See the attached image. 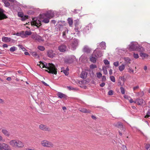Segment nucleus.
<instances>
[{
	"label": "nucleus",
	"mask_w": 150,
	"mask_h": 150,
	"mask_svg": "<svg viewBox=\"0 0 150 150\" xmlns=\"http://www.w3.org/2000/svg\"><path fill=\"white\" fill-rule=\"evenodd\" d=\"M40 67L41 68L45 67L47 68L46 71H47L49 73H51L56 74H57V69L55 66L52 64L48 63L45 64L42 62H41L39 64H38Z\"/></svg>",
	"instance_id": "1"
},
{
	"label": "nucleus",
	"mask_w": 150,
	"mask_h": 150,
	"mask_svg": "<svg viewBox=\"0 0 150 150\" xmlns=\"http://www.w3.org/2000/svg\"><path fill=\"white\" fill-rule=\"evenodd\" d=\"M9 143L10 146L14 147L22 148L24 146L23 142L18 139L11 140L9 141Z\"/></svg>",
	"instance_id": "2"
},
{
	"label": "nucleus",
	"mask_w": 150,
	"mask_h": 150,
	"mask_svg": "<svg viewBox=\"0 0 150 150\" xmlns=\"http://www.w3.org/2000/svg\"><path fill=\"white\" fill-rule=\"evenodd\" d=\"M138 43L136 42H132L129 45V49L132 51L137 50V51H142L144 50L143 48L139 46Z\"/></svg>",
	"instance_id": "3"
},
{
	"label": "nucleus",
	"mask_w": 150,
	"mask_h": 150,
	"mask_svg": "<svg viewBox=\"0 0 150 150\" xmlns=\"http://www.w3.org/2000/svg\"><path fill=\"white\" fill-rule=\"evenodd\" d=\"M41 19L40 17L39 18L34 17L32 18V21L31 22V23L32 25H35L38 28L41 25Z\"/></svg>",
	"instance_id": "4"
},
{
	"label": "nucleus",
	"mask_w": 150,
	"mask_h": 150,
	"mask_svg": "<svg viewBox=\"0 0 150 150\" xmlns=\"http://www.w3.org/2000/svg\"><path fill=\"white\" fill-rule=\"evenodd\" d=\"M42 145L45 147L54 148V145L53 143L46 140H43L41 142Z\"/></svg>",
	"instance_id": "5"
},
{
	"label": "nucleus",
	"mask_w": 150,
	"mask_h": 150,
	"mask_svg": "<svg viewBox=\"0 0 150 150\" xmlns=\"http://www.w3.org/2000/svg\"><path fill=\"white\" fill-rule=\"evenodd\" d=\"M78 45V41L77 40L74 39L72 40L71 45V49L74 50L76 49Z\"/></svg>",
	"instance_id": "6"
},
{
	"label": "nucleus",
	"mask_w": 150,
	"mask_h": 150,
	"mask_svg": "<svg viewBox=\"0 0 150 150\" xmlns=\"http://www.w3.org/2000/svg\"><path fill=\"white\" fill-rule=\"evenodd\" d=\"M40 18L41 19H43V20H41V21L45 23H48L49 22L50 19V18L49 17H47L46 16V14H43L40 15Z\"/></svg>",
	"instance_id": "7"
},
{
	"label": "nucleus",
	"mask_w": 150,
	"mask_h": 150,
	"mask_svg": "<svg viewBox=\"0 0 150 150\" xmlns=\"http://www.w3.org/2000/svg\"><path fill=\"white\" fill-rule=\"evenodd\" d=\"M56 13V11H48L46 14V16L51 18L55 16L54 15Z\"/></svg>",
	"instance_id": "8"
},
{
	"label": "nucleus",
	"mask_w": 150,
	"mask_h": 150,
	"mask_svg": "<svg viewBox=\"0 0 150 150\" xmlns=\"http://www.w3.org/2000/svg\"><path fill=\"white\" fill-rule=\"evenodd\" d=\"M97 53L96 50H94L91 56L90 57V60L93 63H95L96 60V58H97L96 56V53Z\"/></svg>",
	"instance_id": "9"
},
{
	"label": "nucleus",
	"mask_w": 150,
	"mask_h": 150,
	"mask_svg": "<svg viewBox=\"0 0 150 150\" xmlns=\"http://www.w3.org/2000/svg\"><path fill=\"white\" fill-rule=\"evenodd\" d=\"M58 49L62 52H64L67 50V46L64 44H62L58 47Z\"/></svg>",
	"instance_id": "10"
},
{
	"label": "nucleus",
	"mask_w": 150,
	"mask_h": 150,
	"mask_svg": "<svg viewBox=\"0 0 150 150\" xmlns=\"http://www.w3.org/2000/svg\"><path fill=\"white\" fill-rule=\"evenodd\" d=\"M9 147V146L6 144H0V150H8Z\"/></svg>",
	"instance_id": "11"
},
{
	"label": "nucleus",
	"mask_w": 150,
	"mask_h": 150,
	"mask_svg": "<svg viewBox=\"0 0 150 150\" xmlns=\"http://www.w3.org/2000/svg\"><path fill=\"white\" fill-rule=\"evenodd\" d=\"M33 38L34 40L40 42H43L44 41V39L41 36L38 35L33 36Z\"/></svg>",
	"instance_id": "12"
},
{
	"label": "nucleus",
	"mask_w": 150,
	"mask_h": 150,
	"mask_svg": "<svg viewBox=\"0 0 150 150\" xmlns=\"http://www.w3.org/2000/svg\"><path fill=\"white\" fill-rule=\"evenodd\" d=\"M74 29L76 32L79 31L81 28V26L80 25L78 21H76L74 23Z\"/></svg>",
	"instance_id": "13"
},
{
	"label": "nucleus",
	"mask_w": 150,
	"mask_h": 150,
	"mask_svg": "<svg viewBox=\"0 0 150 150\" xmlns=\"http://www.w3.org/2000/svg\"><path fill=\"white\" fill-rule=\"evenodd\" d=\"M39 128L42 130L47 131H50V128L44 125L41 124L39 126Z\"/></svg>",
	"instance_id": "14"
},
{
	"label": "nucleus",
	"mask_w": 150,
	"mask_h": 150,
	"mask_svg": "<svg viewBox=\"0 0 150 150\" xmlns=\"http://www.w3.org/2000/svg\"><path fill=\"white\" fill-rule=\"evenodd\" d=\"M1 132L5 136L8 137L10 135V133L6 129H3L1 130Z\"/></svg>",
	"instance_id": "15"
},
{
	"label": "nucleus",
	"mask_w": 150,
	"mask_h": 150,
	"mask_svg": "<svg viewBox=\"0 0 150 150\" xmlns=\"http://www.w3.org/2000/svg\"><path fill=\"white\" fill-rule=\"evenodd\" d=\"M48 56L50 58H53L55 54L52 50H48L47 52Z\"/></svg>",
	"instance_id": "16"
},
{
	"label": "nucleus",
	"mask_w": 150,
	"mask_h": 150,
	"mask_svg": "<svg viewBox=\"0 0 150 150\" xmlns=\"http://www.w3.org/2000/svg\"><path fill=\"white\" fill-rule=\"evenodd\" d=\"M13 35L18 36H20L22 38H25V35L24 34V31H23L19 32L17 33H14Z\"/></svg>",
	"instance_id": "17"
},
{
	"label": "nucleus",
	"mask_w": 150,
	"mask_h": 150,
	"mask_svg": "<svg viewBox=\"0 0 150 150\" xmlns=\"http://www.w3.org/2000/svg\"><path fill=\"white\" fill-rule=\"evenodd\" d=\"M114 125L121 130L123 129V126L122 123L118 122L114 124Z\"/></svg>",
	"instance_id": "18"
},
{
	"label": "nucleus",
	"mask_w": 150,
	"mask_h": 150,
	"mask_svg": "<svg viewBox=\"0 0 150 150\" xmlns=\"http://www.w3.org/2000/svg\"><path fill=\"white\" fill-rule=\"evenodd\" d=\"M3 10L0 9V19H2L7 18L6 15L3 13Z\"/></svg>",
	"instance_id": "19"
},
{
	"label": "nucleus",
	"mask_w": 150,
	"mask_h": 150,
	"mask_svg": "<svg viewBox=\"0 0 150 150\" xmlns=\"http://www.w3.org/2000/svg\"><path fill=\"white\" fill-rule=\"evenodd\" d=\"M87 73L83 71L81 74V77L82 79H85L87 77Z\"/></svg>",
	"instance_id": "20"
},
{
	"label": "nucleus",
	"mask_w": 150,
	"mask_h": 150,
	"mask_svg": "<svg viewBox=\"0 0 150 150\" xmlns=\"http://www.w3.org/2000/svg\"><path fill=\"white\" fill-rule=\"evenodd\" d=\"M57 96L60 98H67V96L65 95L60 92L58 93Z\"/></svg>",
	"instance_id": "21"
},
{
	"label": "nucleus",
	"mask_w": 150,
	"mask_h": 150,
	"mask_svg": "<svg viewBox=\"0 0 150 150\" xmlns=\"http://www.w3.org/2000/svg\"><path fill=\"white\" fill-rule=\"evenodd\" d=\"M11 39L10 38L7 37H3L2 41L5 42H8L11 41Z\"/></svg>",
	"instance_id": "22"
},
{
	"label": "nucleus",
	"mask_w": 150,
	"mask_h": 150,
	"mask_svg": "<svg viewBox=\"0 0 150 150\" xmlns=\"http://www.w3.org/2000/svg\"><path fill=\"white\" fill-rule=\"evenodd\" d=\"M79 110L81 112L84 113H90V111L88 110H87L86 109L81 108L79 109Z\"/></svg>",
	"instance_id": "23"
},
{
	"label": "nucleus",
	"mask_w": 150,
	"mask_h": 150,
	"mask_svg": "<svg viewBox=\"0 0 150 150\" xmlns=\"http://www.w3.org/2000/svg\"><path fill=\"white\" fill-rule=\"evenodd\" d=\"M83 50L84 52L88 53L90 52L91 49L88 46H85L84 47Z\"/></svg>",
	"instance_id": "24"
},
{
	"label": "nucleus",
	"mask_w": 150,
	"mask_h": 150,
	"mask_svg": "<svg viewBox=\"0 0 150 150\" xmlns=\"http://www.w3.org/2000/svg\"><path fill=\"white\" fill-rule=\"evenodd\" d=\"M124 59L126 64L130 63L131 60L128 57H125L124 58Z\"/></svg>",
	"instance_id": "25"
},
{
	"label": "nucleus",
	"mask_w": 150,
	"mask_h": 150,
	"mask_svg": "<svg viewBox=\"0 0 150 150\" xmlns=\"http://www.w3.org/2000/svg\"><path fill=\"white\" fill-rule=\"evenodd\" d=\"M96 50L97 51V53H96L95 54L97 57H100L103 55L101 52L99 51H98L97 50Z\"/></svg>",
	"instance_id": "26"
},
{
	"label": "nucleus",
	"mask_w": 150,
	"mask_h": 150,
	"mask_svg": "<svg viewBox=\"0 0 150 150\" xmlns=\"http://www.w3.org/2000/svg\"><path fill=\"white\" fill-rule=\"evenodd\" d=\"M100 47L103 49L105 50L106 47V43L105 42H102L100 43Z\"/></svg>",
	"instance_id": "27"
},
{
	"label": "nucleus",
	"mask_w": 150,
	"mask_h": 150,
	"mask_svg": "<svg viewBox=\"0 0 150 150\" xmlns=\"http://www.w3.org/2000/svg\"><path fill=\"white\" fill-rule=\"evenodd\" d=\"M142 102L141 99H137L134 101V103H137L138 105H141L142 104Z\"/></svg>",
	"instance_id": "28"
},
{
	"label": "nucleus",
	"mask_w": 150,
	"mask_h": 150,
	"mask_svg": "<svg viewBox=\"0 0 150 150\" xmlns=\"http://www.w3.org/2000/svg\"><path fill=\"white\" fill-rule=\"evenodd\" d=\"M67 21L69 25L70 26H71L73 23V20L71 18H69L67 19Z\"/></svg>",
	"instance_id": "29"
},
{
	"label": "nucleus",
	"mask_w": 150,
	"mask_h": 150,
	"mask_svg": "<svg viewBox=\"0 0 150 150\" xmlns=\"http://www.w3.org/2000/svg\"><path fill=\"white\" fill-rule=\"evenodd\" d=\"M32 32L30 31H26L25 32H24V34L25 35V37H27V35H29L31 34Z\"/></svg>",
	"instance_id": "30"
},
{
	"label": "nucleus",
	"mask_w": 150,
	"mask_h": 150,
	"mask_svg": "<svg viewBox=\"0 0 150 150\" xmlns=\"http://www.w3.org/2000/svg\"><path fill=\"white\" fill-rule=\"evenodd\" d=\"M125 69V65L123 64H122V65L119 66V69L120 71H122Z\"/></svg>",
	"instance_id": "31"
},
{
	"label": "nucleus",
	"mask_w": 150,
	"mask_h": 150,
	"mask_svg": "<svg viewBox=\"0 0 150 150\" xmlns=\"http://www.w3.org/2000/svg\"><path fill=\"white\" fill-rule=\"evenodd\" d=\"M102 70L103 71L104 74H108V71L106 67H103L102 68Z\"/></svg>",
	"instance_id": "32"
},
{
	"label": "nucleus",
	"mask_w": 150,
	"mask_h": 150,
	"mask_svg": "<svg viewBox=\"0 0 150 150\" xmlns=\"http://www.w3.org/2000/svg\"><path fill=\"white\" fill-rule=\"evenodd\" d=\"M140 56L142 57H146L148 56V54L143 52H141L140 54Z\"/></svg>",
	"instance_id": "33"
},
{
	"label": "nucleus",
	"mask_w": 150,
	"mask_h": 150,
	"mask_svg": "<svg viewBox=\"0 0 150 150\" xmlns=\"http://www.w3.org/2000/svg\"><path fill=\"white\" fill-rule=\"evenodd\" d=\"M38 48L41 51H43L45 50V48L43 46H39L38 47Z\"/></svg>",
	"instance_id": "34"
},
{
	"label": "nucleus",
	"mask_w": 150,
	"mask_h": 150,
	"mask_svg": "<svg viewBox=\"0 0 150 150\" xmlns=\"http://www.w3.org/2000/svg\"><path fill=\"white\" fill-rule=\"evenodd\" d=\"M31 54L34 57H38V56L37 54V53L35 52H31Z\"/></svg>",
	"instance_id": "35"
},
{
	"label": "nucleus",
	"mask_w": 150,
	"mask_h": 150,
	"mask_svg": "<svg viewBox=\"0 0 150 150\" xmlns=\"http://www.w3.org/2000/svg\"><path fill=\"white\" fill-rule=\"evenodd\" d=\"M4 2L5 6L6 7H8L10 6V4L7 1L5 0L4 1Z\"/></svg>",
	"instance_id": "36"
},
{
	"label": "nucleus",
	"mask_w": 150,
	"mask_h": 150,
	"mask_svg": "<svg viewBox=\"0 0 150 150\" xmlns=\"http://www.w3.org/2000/svg\"><path fill=\"white\" fill-rule=\"evenodd\" d=\"M128 71L130 73H134V70L131 67H129L128 69Z\"/></svg>",
	"instance_id": "37"
},
{
	"label": "nucleus",
	"mask_w": 150,
	"mask_h": 150,
	"mask_svg": "<svg viewBox=\"0 0 150 150\" xmlns=\"http://www.w3.org/2000/svg\"><path fill=\"white\" fill-rule=\"evenodd\" d=\"M17 48L14 46H13V47L10 48V50L12 52H14L16 50Z\"/></svg>",
	"instance_id": "38"
},
{
	"label": "nucleus",
	"mask_w": 150,
	"mask_h": 150,
	"mask_svg": "<svg viewBox=\"0 0 150 150\" xmlns=\"http://www.w3.org/2000/svg\"><path fill=\"white\" fill-rule=\"evenodd\" d=\"M28 18V16H23V17H21V20L22 21H25V20L26 19Z\"/></svg>",
	"instance_id": "39"
},
{
	"label": "nucleus",
	"mask_w": 150,
	"mask_h": 150,
	"mask_svg": "<svg viewBox=\"0 0 150 150\" xmlns=\"http://www.w3.org/2000/svg\"><path fill=\"white\" fill-rule=\"evenodd\" d=\"M110 80L113 82H115V77L113 76H111L110 77Z\"/></svg>",
	"instance_id": "40"
},
{
	"label": "nucleus",
	"mask_w": 150,
	"mask_h": 150,
	"mask_svg": "<svg viewBox=\"0 0 150 150\" xmlns=\"http://www.w3.org/2000/svg\"><path fill=\"white\" fill-rule=\"evenodd\" d=\"M90 67L91 69H95L97 68L96 65L95 64H91L90 65Z\"/></svg>",
	"instance_id": "41"
},
{
	"label": "nucleus",
	"mask_w": 150,
	"mask_h": 150,
	"mask_svg": "<svg viewBox=\"0 0 150 150\" xmlns=\"http://www.w3.org/2000/svg\"><path fill=\"white\" fill-rule=\"evenodd\" d=\"M120 89L122 93L123 94H124L125 93V90L124 88L122 87H121Z\"/></svg>",
	"instance_id": "42"
},
{
	"label": "nucleus",
	"mask_w": 150,
	"mask_h": 150,
	"mask_svg": "<svg viewBox=\"0 0 150 150\" xmlns=\"http://www.w3.org/2000/svg\"><path fill=\"white\" fill-rule=\"evenodd\" d=\"M103 62L104 63L105 65H108L110 64L109 62L107 59H105Z\"/></svg>",
	"instance_id": "43"
},
{
	"label": "nucleus",
	"mask_w": 150,
	"mask_h": 150,
	"mask_svg": "<svg viewBox=\"0 0 150 150\" xmlns=\"http://www.w3.org/2000/svg\"><path fill=\"white\" fill-rule=\"evenodd\" d=\"M97 77L98 78H100L102 76V74L100 72H98L96 74Z\"/></svg>",
	"instance_id": "44"
},
{
	"label": "nucleus",
	"mask_w": 150,
	"mask_h": 150,
	"mask_svg": "<svg viewBox=\"0 0 150 150\" xmlns=\"http://www.w3.org/2000/svg\"><path fill=\"white\" fill-rule=\"evenodd\" d=\"M133 56L134 58L135 59H137L139 58V55L137 54L134 53L133 54Z\"/></svg>",
	"instance_id": "45"
},
{
	"label": "nucleus",
	"mask_w": 150,
	"mask_h": 150,
	"mask_svg": "<svg viewBox=\"0 0 150 150\" xmlns=\"http://www.w3.org/2000/svg\"><path fill=\"white\" fill-rule=\"evenodd\" d=\"M150 116V112L148 111L146 113V115L145 116V118L148 117Z\"/></svg>",
	"instance_id": "46"
},
{
	"label": "nucleus",
	"mask_w": 150,
	"mask_h": 150,
	"mask_svg": "<svg viewBox=\"0 0 150 150\" xmlns=\"http://www.w3.org/2000/svg\"><path fill=\"white\" fill-rule=\"evenodd\" d=\"M119 64V62L118 61L115 62L113 63V65L115 67H117Z\"/></svg>",
	"instance_id": "47"
},
{
	"label": "nucleus",
	"mask_w": 150,
	"mask_h": 150,
	"mask_svg": "<svg viewBox=\"0 0 150 150\" xmlns=\"http://www.w3.org/2000/svg\"><path fill=\"white\" fill-rule=\"evenodd\" d=\"M113 91L112 90H110L108 92V95H112L113 94Z\"/></svg>",
	"instance_id": "48"
},
{
	"label": "nucleus",
	"mask_w": 150,
	"mask_h": 150,
	"mask_svg": "<svg viewBox=\"0 0 150 150\" xmlns=\"http://www.w3.org/2000/svg\"><path fill=\"white\" fill-rule=\"evenodd\" d=\"M18 16L19 17H23V13L19 12L18 13Z\"/></svg>",
	"instance_id": "49"
},
{
	"label": "nucleus",
	"mask_w": 150,
	"mask_h": 150,
	"mask_svg": "<svg viewBox=\"0 0 150 150\" xmlns=\"http://www.w3.org/2000/svg\"><path fill=\"white\" fill-rule=\"evenodd\" d=\"M124 97L125 98L127 99L128 100H129L131 98L130 96H127V95L125 96H124Z\"/></svg>",
	"instance_id": "50"
},
{
	"label": "nucleus",
	"mask_w": 150,
	"mask_h": 150,
	"mask_svg": "<svg viewBox=\"0 0 150 150\" xmlns=\"http://www.w3.org/2000/svg\"><path fill=\"white\" fill-rule=\"evenodd\" d=\"M63 73L64 74L66 75H67L69 74V72H68L66 70H64L63 71Z\"/></svg>",
	"instance_id": "51"
},
{
	"label": "nucleus",
	"mask_w": 150,
	"mask_h": 150,
	"mask_svg": "<svg viewBox=\"0 0 150 150\" xmlns=\"http://www.w3.org/2000/svg\"><path fill=\"white\" fill-rule=\"evenodd\" d=\"M145 148L147 149L148 150V149L150 147V145L149 144H146L145 145Z\"/></svg>",
	"instance_id": "52"
},
{
	"label": "nucleus",
	"mask_w": 150,
	"mask_h": 150,
	"mask_svg": "<svg viewBox=\"0 0 150 150\" xmlns=\"http://www.w3.org/2000/svg\"><path fill=\"white\" fill-rule=\"evenodd\" d=\"M122 148L124 150H127L126 146L124 145H122Z\"/></svg>",
	"instance_id": "53"
},
{
	"label": "nucleus",
	"mask_w": 150,
	"mask_h": 150,
	"mask_svg": "<svg viewBox=\"0 0 150 150\" xmlns=\"http://www.w3.org/2000/svg\"><path fill=\"white\" fill-rule=\"evenodd\" d=\"M18 46L22 50H23L25 49V48L21 45H18Z\"/></svg>",
	"instance_id": "54"
},
{
	"label": "nucleus",
	"mask_w": 150,
	"mask_h": 150,
	"mask_svg": "<svg viewBox=\"0 0 150 150\" xmlns=\"http://www.w3.org/2000/svg\"><path fill=\"white\" fill-rule=\"evenodd\" d=\"M139 88V86H137L135 87H133V89L134 91H135V90H137V89H138Z\"/></svg>",
	"instance_id": "55"
},
{
	"label": "nucleus",
	"mask_w": 150,
	"mask_h": 150,
	"mask_svg": "<svg viewBox=\"0 0 150 150\" xmlns=\"http://www.w3.org/2000/svg\"><path fill=\"white\" fill-rule=\"evenodd\" d=\"M129 102L130 103H134V101H133V99L132 98H131L129 99Z\"/></svg>",
	"instance_id": "56"
},
{
	"label": "nucleus",
	"mask_w": 150,
	"mask_h": 150,
	"mask_svg": "<svg viewBox=\"0 0 150 150\" xmlns=\"http://www.w3.org/2000/svg\"><path fill=\"white\" fill-rule=\"evenodd\" d=\"M63 37L64 38H66L65 35H66V32H63V34H62Z\"/></svg>",
	"instance_id": "57"
},
{
	"label": "nucleus",
	"mask_w": 150,
	"mask_h": 150,
	"mask_svg": "<svg viewBox=\"0 0 150 150\" xmlns=\"http://www.w3.org/2000/svg\"><path fill=\"white\" fill-rule=\"evenodd\" d=\"M42 82L44 84V85H45V86H49V85H48L46 83H45L44 81H42Z\"/></svg>",
	"instance_id": "58"
},
{
	"label": "nucleus",
	"mask_w": 150,
	"mask_h": 150,
	"mask_svg": "<svg viewBox=\"0 0 150 150\" xmlns=\"http://www.w3.org/2000/svg\"><path fill=\"white\" fill-rule=\"evenodd\" d=\"M105 85V83H102L100 84V86L101 87H103Z\"/></svg>",
	"instance_id": "59"
},
{
	"label": "nucleus",
	"mask_w": 150,
	"mask_h": 150,
	"mask_svg": "<svg viewBox=\"0 0 150 150\" xmlns=\"http://www.w3.org/2000/svg\"><path fill=\"white\" fill-rule=\"evenodd\" d=\"M109 73L110 75L112 74V71L111 69H110L109 71Z\"/></svg>",
	"instance_id": "60"
},
{
	"label": "nucleus",
	"mask_w": 150,
	"mask_h": 150,
	"mask_svg": "<svg viewBox=\"0 0 150 150\" xmlns=\"http://www.w3.org/2000/svg\"><path fill=\"white\" fill-rule=\"evenodd\" d=\"M67 88H68V89L70 90H73V89H74V88H72L71 87V86H68V87H67Z\"/></svg>",
	"instance_id": "61"
},
{
	"label": "nucleus",
	"mask_w": 150,
	"mask_h": 150,
	"mask_svg": "<svg viewBox=\"0 0 150 150\" xmlns=\"http://www.w3.org/2000/svg\"><path fill=\"white\" fill-rule=\"evenodd\" d=\"M102 79L103 80V81H105L106 79L105 76H102Z\"/></svg>",
	"instance_id": "62"
},
{
	"label": "nucleus",
	"mask_w": 150,
	"mask_h": 150,
	"mask_svg": "<svg viewBox=\"0 0 150 150\" xmlns=\"http://www.w3.org/2000/svg\"><path fill=\"white\" fill-rule=\"evenodd\" d=\"M83 56H81L79 58V60H83Z\"/></svg>",
	"instance_id": "63"
},
{
	"label": "nucleus",
	"mask_w": 150,
	"mask_h": 150,
	"mask_svg": "<svg viewBox=\"0 0 150 150\" xmlns=\"http://www.w3.org/2000/svg\"><path fill=\"white\" fill-rule=\"evenodd\" d=\"M4 103V101L1 99L0 98V103Z\"/></svg>",
	"instance_id": "64"
}]
</instances>
